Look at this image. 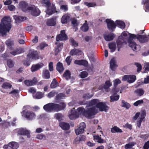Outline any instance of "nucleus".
I'll return each mask as SVG.
<instances>
[{
  "mask_svg": "<svg viewBox=\"0 0 149 149\" xmlns=\"http://www.w3.org/2000/svg\"><path fill=\"white\" fill-rule=\"evenodd\" d=\"M130 36L127 40L129 46L134 51H136V46L137 45L136 43L133 41V39L136 38L141 43H144L147 42L149 40V35H137L134 34L130 33Z\"/></svg>",
  "mask_w": 149,
  "mask_h": 149,
  "instance_id": "1",
  "label": "nucleus"
},
{
  "mask_svg": "<svg viewBox=\"0 0 149 149\" xmlns=\"http://www.w3.org/2000/svg\"><path fill=\"white\" fill-rule=\"evenodd\" d=\"M59 104L50 103L47 104L43 106V109L46 112H58L63 110L66 107V104L64 102H61Z\"/></svg>",
  "mask_w": 149,
  "mask_h": 149,
  "instance_id": "2",
  "label": "nucleus"
},
{
  "mask_svg": "<svg viewBox=\"0 0 149 149\" xmlns=\"http://www.w3.org/2000/svg\"><path fill=\"white\" fill-rule=\"evenodd\" d=\"M11 19L8 17H5L1 19L0 24V33L2 36L6 35L7 32H9L11 28Z\"/></svg>",
  "mask_w": 149,
  "mask_h": 149,
  "instance_id": "3",
  "label": "nucleus"
},
{
  "mask_svg": "<svg viewBox=\"0 0 149 149\" xmlns=\"http://www.w3.org/2000/svg\"><path fill=\"white\" fill-rule=\"evenodd\" d=\"M28 11L31 13V15L34 16H37L39 15L40 13V10L34 5H31L29 7Z\"/></svg>",
  "mask_w": 149,
  "mask_h": 149,
  "instance_id": "4",
  "label": "nucleus"
},
{
  "mask_svg": "<svg viewBox=\"0 0 149 149\" xmlns=\"http://www.w3.org/2000/svg\"><path fill=\"white\" fill-rule=\"evenodd\" d=\"M96 113L95 108L93 107L88 109L86 110L85 109L83 113V116L86 118H88L92 116L95 115Z\"/></svg>",
  "mask_w": 149,
  "mask_h": 149,
  "instance_id": "5",
  "label": "nucleus"
},
{
  "mask_svg": "<svg viewBox=\"0 0 149 149\" xmlns=\"http://www.w3.org/2000/svg\"><path fill=\"white\" fill-rule=\"evenodd\" d=\"M39 58V56L37 51L34 49L30 50L27 55V59L36 60Z\"/></svg>",
  "mask_w": 149,
  "mask_h": 149,
  "instance_id": "6",
  "label": "nucleus"
},
{
  "mask_svg": "<svg viewBox=\"0 0 149 149\" xmlns=\"http://www.w3.org/2000/svg\"><path fill=\"white\" fill-rule=\"evenodd\" d=\"M105 22L107 24V27L108 29L111 32L114 31L116 26V23L111 19H106Z\"/></svg>",
  "mask_w": 149,
  "mask_h": 149,
  "instance_id": "7",
  "label": "nucleus"
},
{
  "mask_svg": "<svg viewBox=\"0 0 149 149\" xmlns=\"http://www.w3.org/2000/svg\"><path fill=\"white\" fill-rule=\"evenodd\" d=\"M24 116L28 120H32L34 118L36 115L35 113L32 111L26 110H23L22 111Z\"/></svg>",
  "mask_w": 149,
  "mask_h": 149,
  "instance_id": "8",
  "label": "nucleus"
},
{
  "mask_svg": "<svg viewBox=\"0 0 149 149\" xmlns=\"http://www.w3.org/2000/svg\"><path fill=\"white\" fill-rule=\"evenodd\" d=\"M56 39V40L57 42L59 40L63 41L68 40V36L65 34V30L61 31L60 33L57 35Z\"/></svg>",
  "mask_w": 149,
  "mask_h": 149,
  "instance_id": "9",
  "label": "nucleus"
},
{
  "mask_svg": "<svg viewBox=\"0 0 149 149\" xmlns=\"http://www.w3.org/2000/svg\"><path fill=\"white\" fill-rule=\"evenodd\" d=\"M86 124L85 123L82 122L80 123L77 129L75 130V132L77 135L83 133L84 129L86 128Z\"/></svg>",
  "mask_w": 149,
  "mask_h": 149,
  "instance_id": "10",
  "label": "nucleus"
},
{
  "mask_svg": "<svg viewBox=\"0 0 149 149\" xmlns=\"http://www.w3.org/2000/svg\"><path fill=\"white\" fill-rule=\"evenodd\" d=\"M125 37L122 36H120L118 37V40L116 42L118 47V51H119L123 45L124 43H125Z\"/></svg>",
  "mask_w": 149,
  "mask_h": 149,
  "instance_id": "11",
  "label": "nucleus"
},
{
  "mask_svg": "<svg viewBox=\"0 0 149 149\" xmlns=\"http://www.w3.org/2000/svg\"><path fill=\"white\" fill-rule=\"evenodd\" d=\"M136 79V76L135 75H125L122 78V80L123 81H127L130 83L134 82Z\"/></svg>",
  "mask_w": 149,
  "mask_h": 149,
  "instance_id": "12",
  "label": "nucleus"
},
{
  "mask_svg": "<svg viewBox=\"0 0 149 149\" xmlns=\"http://www.w3.org/2000/svg\"><path fill=\"white\" fill-rule=\"evenodd\" d=\"M57 12L55 5L53 4L51 5L49 7L47 8L46 13L49 15H51L52 14Z\"/></svg>",
  "mask_w": 149,
  "mask_h": 149,
  "instance_id": "13",
  "label": "nucleus"
},
{
  "mask_svg": "<svg viewBox=\"0 0 149 149\" xmlns=\"http://www.w3.org/2000/svg\"><path fill=\"white\" fill-rule=\"evenodd\" d=\"M96 107L99 108L100 111H106L109 108L106 105V104L103 102H99L97 104Z\"/></svg>",
  "mask_w": 149,
  "mask_h": 149,
  "instance_id": "14",
  "label": "nucleus"
},
{
  "mask_svg": "<svg viewBox=\"0 0 149 149\" xmlns=\"http://www.w3.org/2000/svg\"><path fill=\"white\" fill-rule=\"evenodd\" d=\"M19 6L21 10L24 12L28 11V4L26 2L22 1L19 2Z\"/></svg>",
  "mask_w": 149,
  "mask_h": 149,
  "instance_id": "15",
  "label": "nucleus"
},
{
  "mask_svg": "<svg viewBox=\"0 0 149 149\" xmlns=\"http://www.w3.org/2000/svg\"><path fill=\"white\" fill-rule=\"evenodd\" d=\"M74 108H73V109L71 110L70 113L69 115L70 118L71 120H74L79 117V114L77 111L74 110Z\"/></svg>",
  "mask_w": 149,
  "mask_h": 149,
  "instance_id": "16",
  "label": "nucleus"
},
{
  "mask_svg": "<svg viewBox=\"0 0 149 149\" xmlns=\"http://www.w3.org/2000/svg\"><path fill=\"white\" fill-rule=\"evenodd\" d=\"M18 133L20 135H26L27 137H30V132L26 130L23 128H21L19 129L18 131Z\"/></svg>",
  "mask_w": 149,
  "mask_h": 149,
  "instance_id": "17",
  "label": "nucleus"
},
{
  "mask_svg": "<svg viewBox=\"0 0 149 149\" xmlns=\"http://www.w3.org/2000/svg\"><path fill=\"white\" fill-rule=\"evenodd\" d=\"M37 82V79L34 77L32 80H26L24 81V84L28 86H32L35 85Z\"/></svg>",
  "mask_w": 149,
  "mask_h": 149,
  "instance_id": "18",
  "label": "nucleus"
},
{
  "mask_svg": "<svg viewBox=\"0 0 149 149\" xmlns=\"http://www.w3.org/2000/svg\"><path fill=\"white\" fill-rule=\"evenodd\" d=\"M43 65L44 64L42 63L33 65L31 68V70L32 72L36 71L41 68Z\"/></svg>",
  "mask_w": 149,
  "mask_h": 149,
  "instance_id": "19",
  "label": "nucleus"
},
{
  "mask_svg": "<svg viewBox=\"0 0 149 149\" xmlns=\"http://www.w3.org/2000/svg\"><path fill=\"white\" fill-rule=\"evenodd\" d=\"M70 15L65 14L62 17L61 19V22L63 24H65L70 22Z\"/></svg>",
  "mask_w": 149,
  "mask_h": 149,
  "instance_id": "20",
  "label": "nucleus"
},
{
  "mask_svg": "<svg viewBox=\"0 0 149 149\" xmlns=\"http://www.w3.org/2000/svg\"><path fill=\"white\" fill-rule=\"evenodd\" d=\"M59 126L63 130H69L70 125L69 124L67 123L61 122L60 123Z\"/></svg>",
  "mask_w": 149,
  "mask_h": 149,
  "instance_id": "21",
  "label": "nucleus"
},
{
  "mask_svg": "<svg viewBox=\"0 0 149 149\" xmlns=\"http://www.w3.org/2000/svg\"><path fill=\"white\" fill-rule=\"evenodd\" d=\"M114 37V35L113 33H111L109 34H105L104 35V39L107 41L112 40Z\"/></svg>",
  "mask_w": 149,
  "mask_h": 149,
  "instance_id": "22",
  "label": "nucleus"
},
{
  "mask_svg": "<svg viewBox=\"0 0 149 149\" xmlns=\"http://www.w3.org/2000/svg\"><path fill=\"white\" fill-rule=\"evenodd\" d=\"M93 139L95 141L99 143H103L105 142L103 139L101 138V136H99L98 135H94Z\"/></svg>",
  "mask_w": 149,
  "mask_h": 149,
  "instance_id": "23",
  "label": "nucleus"
},
{
  "mask_svg": "<svg viewBox=\"0 0 149 149\" xmlns=\"http://www.w3.org/2000/svg\"><path fill=\"white\" fill-rule=\"evenodd\" d=\"M56 69L60 73H61L64 70L63 64L60 62H58L56 64Z\"/></svg>",
  "mask_w": 149,
  "mask_h": 149,
  "instance_id": "24",
  "label": "nucleus"
},
{
  "mask_svg": "<svg viewBox=\"0 0 149 149\" xmlns=\"http://www.w3.org/2000/svg\"><path fill=\"white\" fill-rule=\"evenodd\" d=\"M108 46L110 49V52L112 53L114 52L116 49V45L115 42L109 43Z\"/></svg>",
  "mask_w": 149,
  "mask_h": 149,
  "instance_id": "25",
  "label": "nucleus"
},
{
  "mask_svg": "<svg viewBox=\"0 0 149 149\" xmlns=\"http://www.w3.org/2000/svg\"><path fill=\"white\" fill-rule=\"evenodd\" d=\"M141 4L145 5L144 7L146 9L145 11L149 12V0H142L141 1Z\"/></svg>",
  "mask_w": 149,
  "mask_h": 149,
  "instance_id": "26",
  "label": "nucleus"
},
{
  "mask_svg": "<svg viewBox=\"0 0 149 149\" xmlns=\"http://www.w3.org/2000/svg\"><path fill=\"white\" fill-rule=\"evenodd\" d=\"M86 139V136L82 135H80L74 139V142L76 143H78L80 141H84Z\"/></svg>",
  "mask_w": 149,
  "mask_h": 149,
  "instance_id": "27",
  "label": "nucleus"
},
{
  "mask_svg": "<svg viewBox=\"0 0 149 149\" xmlns=\"http://www.w3.org/2000/svg\"><path fill=\"white\" fill-rule=\"evenodd\" d=\"M24 52L23 49L22 48H17L15 50L12 51L10 52V54L13 55L15 56L16 55L20 54Z\"/></svg>",
  "mask_w": 149,
  "mask_h": 149,
  "instance_id": "28",
  "label": "nucleus"
},
{
  "mask_svg": "<svg viewBox=\"0 0 149 149\" xmlns=\"http://www.w3.org/2000/svg\"><path fill=\"white\" fill-rule=\"evenodd\" d=\"M110 67L111 69L113 71H114L115 68L117 67V65L116 64V62L114 58H112L110 62Z\"/></svg>",
  "mask_w": 149,
  "mask_h": 149,
  "instance_id": "29",
  "label": "nucleus"
},
{
  "mask_svg": "<svg viewBox=\"0 0 149 149\" xmlns=\"http://www.w3.org/2000/svg\"><path fill=\"white\" fill-rule=\"evenodd\" d=\"M15 19V22L17 23H19L21 22H22L24 21V19H26V17H22L18 16L15 15L14 17Z\"/></svg>",
  "mask_w": 149,
  "mask_h": 149,
  "instance_id": "30",
  "label": "nucleus"
},
{
  "mask_svg": "<svg viewBox=\"0 0 149 149\" xmlns=\"http://www.w3.org/2000/svg\"><path fill=\"white\" fill-rule=\"evenodd\" d=\"M42 77L45 79H49L50 77L49 72L48 70H45L43 71Z\"/></svg>",
  "mask_w": 149,
  "mask_h": 149,
  "instance_id": "31",
  "label": "nucleus"
},
{
  "mask_svg": "<svg viewBox=\"0 0 149 149\" xmlns=\"http://www.w3.org/2000/svg\"><path fill=\"white\" fill-rule=\"evenodd\" d=\"M81 51L79 49H77L74 48L71 50L70 53L72 56L77 55L81 54Z\"/></svg>",
  "mask_w": 149,
  "mask_h": 149,
  "instance_id": "32",
  "label": "nucleus"
},
{
  "mask_svg": "<svg viewBox=\"0 0 149 149\" xmlns=\"http://www.w3.org/2000/svg\"><path fill=\"white\" fill-rule=\"evenodd\" d=\"M116 26L121 29H124L125 27V24L124 22L121 21L117 20L116 21Z\"/></svg>",
  "mask_w": 149,
  "mask_h": 149,
  "instance_id": "33",
  "label": "nucleus"
},
{
  "mask_svg": "<svg viewBox=\"0 0 149 149\" xmlns=\"http://www.w3.org/2000/svg\"><path fill=\"white\" fill-rule=\"evenodd\" d=\"M99 102L100 101L99 100L96 99H93L90 101L88 104L89 106H91L95 105L96 107L97 104L99 103Z\"/></svg>",
  "mask_w": 149,
  "mask_h": 149,
  "instance_id": "34",
  "label": "nucleus"
},
{
  "mask_svg": "<svg viewBox=\"0 0 149 149\" xmlns=\"http://www.w3.org/2000/svg\"><path fill=\"white\" fill-rule=\"evenodd\" d=\"M135 142H132L126 144L125 146V149H134L132 147L136 144Z\"/></svg>",
  "mask_w": 149,
  "mask_h": 149,
  "instance_id": "35",
  "label": "nucleus"
},
{
  "mask_svg": "<svg viewBox=\"0 0 149 149\" xmlns=\"http://www.w3.org/2000/svg\"><path fill=\"white\" fill-rule=\"evenodd\" d=\"M58 86V83L56 79L55 78L54 79L50 84V88H54Z\"/></svg>",
  "mask_w": 149,
  "mask_h": 149,
  "instance_id": "36",
  "label": "nucleus"
},
{
  "mask_svg": "<svg viewBox=\"0 0 149 149\" xmlns=\"http://www.w3.org/2000/svg\"><path fill=\"white\" fill-rule=\"evenodd\" d=\"M8 146L12 149H17L18 147V145L17 143L15 142H11L8 144Z\"/></svg>",
  "mask_w": 149,
  "mask_h": 149,
  "instance_id": "37",
  "label": "nucleus"
},
{
  "mask_svg": "<svg viewBox=\"0 0 149 149\" xmlns=\"http://www.w3.org/2000/svg\"><path fill=\"white\" fill-rule=\"evenodd\" d=\"M111 132L113 133H121L122 130L117 126H114L111 129Z\"/></svg>",
  "mask_w": 149,
  "mask_h": 149,
  "instance_id": "38",
  "label": "nucleus"
},
{
  "mask_svg": "<svg viewBox=\"0 0 149 149\" xmlns=\"http://www.w3.org/2000/svg\"><path fill=\"white\" fill-rule=\"evenodd\" d=\"M46 24L48 26H54L56 25V22L53 18H51L47 20Z\"/></svg>",
  "mask_w": 149,
  "mask_h": 149,
  "instance_id": "39",
  "label": "nucleus"
},
{
  "mask_svg": "<svg viewBox=\"0 0 149 149\" xmlns=\"http://www.w3.org/2000/svg\"><path fill=\"white\" fill-rule=\"evenodd\" d=\"M0 126L4 128H7L10 126V123L9 122L4 121L0 123Z\"/></svg>",
  "mask_w": 149,
  "mask_h": 149,
  "instance_id": "40",
  "label": "nucleus"
},
{
  "mask_svg": "<svg viewBox=\"0 0 149 149\" xmlns=\"http://www.w3.org/2000/svg\"><path fill=\"white\" fill-rule=\"evenodd\" d=\"M71 74L70 71L69 70H66L63 74V77L65 78L67 80L70 79V76Z\"/></svg>",
  "mask_w": 149,
  "mask_h": 149,
  "instance_id": "41",
  "label": "nucleus"
},
{
  "mask_svg": "<svg viewBox=\"0 0 149 149\" xmlns=\"http://www.w3.org/2000/svg\"><path fill=\"white\" fill-rule=\"evenodd\" d=\"M99 1V0H96V2L88 3L87 2H84V4L87 6L90 7H94L97 6L96 4Z\"/></svg>",
  "mask_w": 149,
  "mask_h": 149,
  "instance_id": "42",
  "label": "nucleus"
},
{
  "mask_svg": "<svg viewBox=\"0 0 149 149\" xmlns=\"http://www.w3.org/2000/svg\"><path fill=\"white\" fill-rule=\"evenodd\" d=\"M5 43L7 47L10 49H12V46L14 45L13 41L10 39H8L6 40Z\"/></svg>",
  "mask_w": 149,
  "mask_h": 149,
  "instance_id": "43",
  "label": "nucleus"
},
{
  "mask_svg": "<svg viewBox=\"0 0 149 149\" xmlns=\"http://www.w3.org/2000/svg\"><path fill=\"white\" fill-rule=\"evenodd\" d=\"M85 23L83 26L81 27V30L84 32H86L88 31L89 29L88 24L86 22H87L86 21H85Z\"/></svg>",
  "mask_w": 149,
  "mask_h": 149,
  "instance_id": "44",
  "label": "nucleus"
},
{
  "mask_svg": "<svg viewBox=\"0 0 149 149\" xmlns=\"http://www.w3.org/2000/svg\"><path fill=\"white\" fill-rule=\"evenodd\" d=\"M121 107L126 108L128 109L131 107V105L128 103L125 102V101L123 100L121 101Z\"/></svg>",
  "mask_w": 149,
  "mask_h": 149,
  "instance_id": "45",
  "label": "nucleus"
},
{
  "mask_svg": "<svg viewBox=\"0 0 149 149\" xmlns=\"http://www.w3.org/2000/svg\"><path fill=\"white\" fill-rule=\"evenodd\" d=\"M63 43L62 42L58 43L55 49V52L58 53L61 51L63 48Z\"/></svg>",
  "mask_w": 149,
  "mask_h": 149,
  "instance_id": "46",
  "label": "nucleus"
},
{
  "mask_svg": "<svg viewBox=\"0 0 149 149\" xmlns=\"http://www.w3.org/2000/svg\"><path fill=\"white\" fill-rule=\"evenodd\" d=\"M12 85L8 82H4L2 85V87L4 89H10L11 88Z\"/></svg>",
  "mask_w": 149,
  "mask_h": 149,
  "instance_id": "47",
  "label": "nucleus"
},
{
  "mask_svg": "<svg viewBox=\"0 0 149 149\" xmlns=\"http://www.w3.org/2000/svg\"><path fill=\"white\" fill-rule=\"evenodd\" d=\"M14 64L15 62L12 60L9 59L7 60V65L9 68H12L13 67Z\"/></svg>",
  "mask_w": 149,
  "mask_h": 149,
  "instance_id": "48",
  "label": "nucleus"
},
{
  "mask_svg": "<svg viewBox=\"0 0 149 149\" xmlns=\"http://www.w3.org/2000/svg\"><path fill=\"white\" fill-rule=\"evenodd\" d=\"M119 98V96L118 95H113L110 96L111 101L114 102L117 101L118 100Z\"/></svg>",
  "mask_w": 149,
  "mask_h": 149,
  "instance_id": "49",
  "label": "nucleus"
},
{
  "mask_svg": "<svg viewBox=\"0 0 149 149\" xmlns=\"http://www.w3.org/2000/svg\"><path fill=\"white\" fill-rule=\"evenodd\" d=\"M134 92L140 96L142 95L144 93V91L142 89H137Z\"/></svg>",
  "mask_w": 149,
  "mask_h": 149,
  "instance_id": "50",
  "label": "nucleus"
},
{
  "mask_svg": "<svg viewBox=\"0 0 149 149\" xmlns=\"http://www.w3.org/2000/svg\"><path fill=\"white\" fill-rule=\"evenodd\" d=\"M65 95L63 93H61L56 94V95L55 97V99L56 100H58L63 99Z\"/></svg>",
  "mask_w": 149,
  "mask_h": 149,
  "instance_id": "51",
  "label": "nucleus"
},
{
  "mask_svg": "<svg viewBox=\"0 0 149 149\" xmlns=\"http://www.w3.org/2000/svg\"><path fill=\"white\" fill-rule=\"evenodd\" d=\"M57 93L55 91L53 90L48 94L47 96L49 98H51L54 97Z\"/></svg>",
  "mask_w": 149,
  "mask_h": 149,
  "instance_id": "52",
  "label": "nucleus"
},
{
  "mask_svg": "<svg viewBox=\"0 0 149 149\" xmlns=\"http://www.w3.org/2000/svg\"><path fill=\"white\" fill-rule=\"evenodd\" d=\"M93 96V94L90 95L89 93H87L83 95V98L85 100H88L91 98Z\"/></svg>",
  "mask_w": 149,
  "mask_h": 149,
  "instance_id": "53",
  "label": "nucleus"
},
{
  "mask_svg": "<svg viewBox=\"0 0 149 149\" xmlns=\"http://www.w3.org/2000/svg\"><path fill=\"white\" fill-rule=\"evenodd\" d=\"M111 85L110 81H106L104 85L103 86V88L105 89H108Z\"/></svg>",
  "mask_w": 149,
  "mask_h": 149,
  "instance_id": "54",
  "label": "nucleus"
},
{
  "mask_svg": "<svg viewBox=\"0 0 149 149\" xmlns=\"http://www.w3.org/2000/svg\"><path fill=\"white\" fill-rule=\"evenodd\" d=\"M69 41L71 43L72 45L74 47H76L78 45V43H77L72 38H70Z\"/></svg>",
  "mask_w": 149,
  "mask_h": 149,
  "instance_id": "55",
  "label": "nucleus"
},
{
  "mask_svg": "<svg viewBox=\"0 0 149 149\" xmlns=\"http://www.w3.org/2000/svg\"><path fill=\"white\" fill-rule=\"evenodd\" d=\"M88 73L86 71L81 72L80 74V76L81 78H84L87 77Z\"/></svg>",
  "mask_w": 149,
  "mask_h": 149,
  "instance_id": "56",
  "label": "nucleus"
},
{
  "mask_svg": "<svg viewBox=\"0 0 149 149\" xmlns=\"http://www.w3.org/2000/svg\"><path fill=\"white\" fill-rule=\"evenodd\" d=\"M42 2L43 3H44L46 5L47 8L50 6L51 5V3L49 0H42Z\"/></svg>",
  "mask_w": 149,
  "mask_h": 149,
  "instance_id": "57",
  "label": "nucleus"
},
{
  "mask_svg": "<svg viewBox=\"0 0 149 149\" xmlns=\"http://www.w3.org/2000/svg\"><path fill=\"white\" fill-rule=\"evenodd\" d=\"M35 97L36 99H39L42 98V93L38 92L35 95Z\"/></svg>",
  "mask_w": 149,
  "mask_h": 149,
  "instance_id": "58",
  "label": "nucleus"
},
{
  "mask_svg": "<svg viewBox=\"0 0 149 149\" xmlns=\"http://www.w3.org/2000/svg\"><path fill=\"white\" fill-rule=\"evenodd\" d=\"M143 103V101L142 100H138L135 102L133 105L135 106H137L138 105L142 104Z\"/></svg>",
  "mask_w": 149,
  "mask_h": 149,
  "instance_id": "59",
  "label": "nucleus"
},
{
  "mask_svg": "<svg viewBox=\"0 0 149 149\" xmlns=\"http://www.w3.org/2000/svg\"><path fill=\"white\" fill-rule=\"evenodd\" d=\"M85 110V109L82 107H79L77 109V111L78 113L80 114H82L83 115Z\"/></svg>",
  "mask_w": 149,
  "mask_h": 149,
  "instance_id": "60",
  "label": "nucleus"
},
{
  "mask_svg": "<svg viewBox=\"0 0 149 149\" xmlns=\"http://www.w3.org/2000/svg\"><path fill=\"white\" fill-rule=\"evenodd\" d=\"M60 9L64 12H65L68 10V8L67 5H63L61 6Z\"/></svg>",
  "mask_w": 149,
  "mask_h": 149,
  "instance_id": "61",
  "label": "nucleus"
},
{
  "mask_svg": "<svg viewBox=\"0 0 149 149\" xmlns=\"http://www.w3.org/2000/svg\"><path fill=\"white\" fill-rule=\"evenodd\" d=\"M48 46V44L45 42H42L40 43L39 46V47L41 50L42 49L45 47Z\"/></svg>",
  "mask_w": 149,
  "mask_h": 149,
  "instance_id": "62",
  "label": "nucleus"
},
{
  "mask_svg": "<svg viewBox=\"0 0 149 149\" xmlns=\"http://www.w3.org/2000/svg\"><path fill=\"white\" fill-rule=\"evenodd\" d=\"M134 65L137 67V72H139L141 70L142 66L140 64L137 63H135Z\"/></svg>",
  "mask_w": 149,
  "mask_h": 149,
  "instance_id": "63",
  "label": "nucleus"
},
{
  "mask_svg": "<svg viewBox=\"0 0 149 149\" xmlns=\"http://www.w3.org/2000/svg\"><path fill=\"white\" fill-rule=\"evenodd\" d=\"M149 148V141L145 142L143 146V149H148Z\"/></svg>",
  "mask_w": 149,
  "mask_h": 149,
  "instance_id": "64",
  "label": "nucleus"
}]
</instances>
